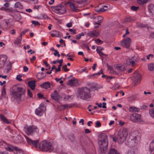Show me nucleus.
<instances>
[{"label": "nucleus", "instance_id": "1", "mask_svg": "<svg viewBox=\"0 0 154 154\" xmlns=\"http://www.w3.org/2000/svg\"><path fill=\"white\" fill-rule=\"evenodd\" d=\"M98 137L100 150L102 153H105L107 151L108 145L107 135L105 133H102L98 135Z\"/></svg>", "mask_w": 154, "mask_h": 154}, {"label": "nucleus", "instance_id": "2", "mask_svg": "<svg viewBox=\"0 0 154 154\" xmlns=\"http://www.w3.org/2000/svg\"><path fill=\"white\" fill-rule=\"evenodd\" d=\"M25 90L22 87L15 85L13 87V91L12 93V99L18 102L20 101L21 96L24 94Z\"/></svg>", "mask_w": 154, "mask_h": 154}, {"label": "nucleus", "instance_id": "3", "mask_svg": "<svg viewBox=\"0 0 154 154\" xmlns=\"http://www.w3.org/2000/svg\"><path fill=\"white\" fill-rule=\"evenodd\" d=\"M91 97L90 90L86 87L82 88L77 95L78 98L86 100H89Z\"/></svg>", "mask_w": 154, "mask_h": 154}, {"label": "nucleus", "instance_id": "4", "mask_svg": "<svg viewBox=\"0 0 154 154\" xmlns=\"http://www.w3.org/2000/svg\"><path fill=\"white\" fill-rule=\"evenodd\" d=\"M39 147L41 150L43 151H48L52 148V145L50 142L45 140L40 143Z\"/></svg>", "mask_w": 154, "mask_h": 154}, {"label": "nucleus", "instance_id": "5", "mask_svg": "<svg viewBox=\"0 0 154 154\" xmlns=\"http://www.w3.org/2000/svg\"><path fill=\"white\" fill-rule=\"evenodd\" d=\"M51 8L54 12L59 14H63L66 11L64 6L62 5V3L59 5L51 6Z\"/></svg>", "mask_w": 154, "mask_h": 154}, {"label": "nucleus", "instance_id": "6", "mask_svg": "<svg viewBox=\"0 0 154 154\" xmlns=\"http://www.w3.org/2000/svg\"><path fill=\"white\" fill-rule=\"evenodd\" d=\"M136 137L133 136L131 135H130L128 137L127 142L126 144L130 147H134L137 145V140Z\"/></svg>", "mask_w": 154, "mask_h": 154}, {"label": "nucleus", "instance_id": "7", "mask_svg": "<svg viewBox=\"0 0 154 154\" xmlns=\"http://www.w3.org/2000/svg\"><path fill=\"white\" fill-rule=\"evenodd\" d=\"M141 116L139 114L134 113L131 115L130 118L131 120L133 122L141 123L142 122Z\"/></svg>", "mask_w": 154, "mask_h": 154}, {"label": "nucleus", "instance_id": "8", "mask_svg": "<svg viewBox=\"0 0 154 154\" xmlns=\"http://www.w3.org/2000/svg\"><path fill=\"white\" fill-rule=\"evenodd\" d=\"M140 77L141 76L139 72L137 70L136 71L134 72L133 77L132 79L134 86L137 84L138 82L140 80Z\"/></svg>", "mask_w": 154, "mask_h": 154}, {"label": "nucleus", "instance_id": "9", "mask_svg": "<svg viewBox=\"0 0 154 154\" xmlns=\"http://www.w3.org/2000/svg\"><path fill=\"white\" fill-rule=\"evenodd\" d=\"M131 39L129 38H127L126 39H124L121 42V45L122 47L127 48H128L130 47V44Z\"/></svg>", "mask_w": 154, "mask_h": 154}, {"label": "nucleus", "instance_id": "10", "mask_svg": "<svg viewBox=\"0 0 154 154\" xmlns=\"http://www.w3.org/2000/svg\"><path fill=\"white\" fill-rule=\"evenodd\" d=\"M110 137L113 139V140L115 142H118L120 143H122L125 140L124 137H122L117 134V136L113 137V136H111Z\"/></svg>", "mask_w": 154, "mask_h": 154}, {"label": "nucleus", "instance_id": "11", "mask_svg": "<svg viewBox=\"0 0 154 154\" xmlns=\"http://www.w3.org/2000/svg\"><path fill=\"white\" fill-rule=\"evenodd\" d=\"M128 132L126 128H123L122 129L120 130L118 132V135H120L121 137H124L125 140L126 138V137L128 135Z\"/></svg>", "mask_w": 154, "mask_h": 154}, {"label": "nucleus", "instance_id": "12", "mask_svg": "<svg viewBox=\"0 0 154 154\" xmlns=\"http://www.w3.org/2000/svg\"><path fill=\"white\" fill-rule=\"evenodd\" d=\"M25 137L29 144H32L36 148H37V144L39 143L38 140H32L26 136H25Z\"/></svg>", "mask_w": 154, "mask_h": 154}, {"label": "nucleus", "instance_id": "13", "mask_svg": "<svg viewBox=\"0 0 154 154\" xmlns=\"http://www.w3.org/2000/svg\"><path fill=\"white\" fill-rule=\"evenodd\" d=\"M36 129V127L34 125L30 126L26 128L25 132L27 135H29L34 131Z\"/></svg>", "mask_w": 154, "mask_h": 154}, {"label": "nucleus", "instance_id": "14", "mask_svg": "<svg viewBox=\"0 0 154 154\" xmlns=\"http://www.w3.org/2000/svg\"><path fill=\"white\" fill-rule=\"evenodd\" d=\"M51 96L52 99L56 100H58L60 98V96L56 90H55L54 92L51 94Z\"/></svg>", "mask_w": 154, "mask_h": 154}, {"label": "nucleus", "instance_id": "15", "mask_svg": "<svg viewBox=\"0 0 154 154\" xmlns=\"http://www.w3.org/2000/svg\"><path fill=\"white\" fill-rule=\"evenodd\" d=\"M44 110V107L39 106L35 109V113L38 115L41 116L42 115V112Z\"/></svg>", "mask_w": 154, "mask_h": 154}, {"label": "nucleus", "instance_id": "16", "mask_svg": "<svg viewBox=\"0 0 154 154\" xmlns=\"http://www.w3.org/2000/svg\"><path fill=\"white\" fill-rule=\"evenodd\" d=\"M35 80H32L29 81L28 82V84L29 86L32 90L35 89V87L36 86L35 83Z\"/></svg>", "mask_w": 154, "mask_h": 154}, {"label": "nucleus", "instance_id": "17", "mask_svg": "<svg viewBox=\"0 0 154 154\" xmlns=\"http://www.w3.org/2000/svg\"><path fill=\"white\" fill-rule=\"evenodd\" d=\"M77 82V80L76 79H71L67 82V84L70 86H73L75 85Z\"/></svg>", "mask_w": 154, "mask_h": 154}, {"label": "nucleus", "instance_id": "18", "mask_svg": "<svg viewBox=\"0 0 154 154\" xmlns=\"http://www.w3.org/2000/svg\"><path fill=\"white\" fill-rule=\"evenodd\" d=\"M135 56H134V57H132L131 59H129L128 60H127V64L129 65H130L131 64L132 66H133L135 63V61H137V60L136 59L134 60H133V58Z\"/></svg>", "mask_w": 154, "mask_h": 154}, {"label": "nucleus", "instance_id": "19", "mask_svg": "<svg viewBox=\"0 0 154 154\" xmlns=\"http://www.w3.org/2000/svg\"><path fill=\"white\" fill-rule=\"evenodd\" d=\"M40 86L41 87L47 89L51 87V85L49 82H44L42 84L40 85Z\"/></svg>", "mask_w": 154, "mask_h": 154}, {"label": "nucleus", "instance_id": "20", "mask_svg": "<svg viewBox=\"0 0 154 154\" xmlns=\"http://www.w3.org/2000/svg\"><path fill=\"white\" fill-rule=\"evenodd\" d=\"M114 66L116 69L121 71H124L125 69L124 66L122 65H114Z\"/></svg>", "mask_w": 154, "mask_h": 154}, {"label": "nucleus", "instance_id": "21", "mask_svg": "<svg viewBox=\"0 0 154 154\" xmlns=\"http://www.w3.org/2000/svg\"><path fill=\"white\" fill-rule=\"evenodd\" d=\"M13 139L16 143L20 142L22 140V137L19 135H17L16 137L13 136Z\"/></svg>", "mask_w": 154, "mask_h": 154}, {"label": "nucleus", "instance_id": "22", "mask_svg": "<svg viewBox=\"0 0 154 154\" xmlns=\"http://www.w3.org/2000/svg\"><path fill=\"white\" fill-rule=\"evenodd\" d=\"M99 35L98 32L96 30H94L89 33V36L91 37H97Z\"/></svg>", "mask_w": 154, "mask_h": 154}, {"label": "nucleus", "instance_id": "23", "mask_svg": "<svg viewBox=\"0 0 154 154\" xmlns=\"http://www.w3.org/2000/svg\"><path fill=\"white\" fill-rule=\"evenodd\" d=\"M149 147L150 154H154V140L150 143Z\"/></svg>", "mask_w": 154, "mask_h": 154}, {"label": "nucleus", "instance_id": "24", "mask_svg": "<svg viewBox=\"0 0 154 154\" xmlns=\"http://www.w3.org/2000/svg\"><path fill=\"white\" fill-rule=\"evenodd\" d=\"M129 111L131 112H138L140 109L135 107L131 106L129 107Z\"/></svg>", "mask_w": 154, "mask_h": 154}, {"label": "nucleus", "instance_id": "25", "mask_svg": "<svg viewBox=\"0 0 154 154\" xmlns=\"http://www.w3.org/2000/svg\"><path fill=\"white\" fill-rule=\"evenodd\" d=\"M14 7L15 8H19L21 9H23V8L22 5L19 2H17L15 3Z\"/></svg>", "mask_w": 154, "mask_h": 154}, {"label": "nucleus", "instance_id": "26", "mask_svg": "<svg viewBox=\"0 0 154 154\" xmlns=\"http://www.w3.org/2000/svg\"><path fill=\"white\" fill-rule=\"evenodd\" d=\"M21 41V37H18L14 42V43L16 46H18L19 45H20Z\"/></svg>", "mask_w": 154, "mask_h": 154}, {"label": "nucleus", "instance_id": "27", "mask_svg": "<svg viewBox=\"0 0 154 154\" xmlns=\"http://www.w3.org/2000/svg\"><path fill=\"white\" fill-rule=\"evenodd\" d=\"M0 118L2 121L8 124L10 123V122H9L7 119L5 118L3 115L0 114Z\"/></svg>", "mask_w": 154, "mask_h": 154}, {"label": "nucleus", "instance_id": "28", "mask_svg": "<svg viewBox=\"0 0 154 154\" xmlns=\"http://www.w3.org/2000/svg\"><path fill=\"white\" fill-rule=\"evenodd\" d=\"M109 154H119V153L117 150L114 148H112L110 149Z\"/></svg>", "mask_w": 154, "mask_h": 154}, {"label": "nucleus", "instance_id": "29", "mask_svg": "<svg viewBox=\"0 0 154 154\" xmlns=\"http://www.w3.org/2000/svg\"><path fill=\"white\" fill-rule=\"evenodd\" d=\"M13 148L16 151V152H15L16 154H23V151L19 149L17 147L15 146Z\"/></svg>", "mask_w": 154, "mask_h": 154}, {"label": "nucleus", "instance_id": "30", "mask_svg": "<svg viewBox=\"0 0 154 154\" xmlns=\"http://www.w3.org/2000/svg\"><path fill=\"white\" fill-rule=\"evenodd\" d=\"M6 91H5V85L4 86L2 89L1 97H6Z\"/></svg>", "mask_w": 154, "mask_h": 154}, {"label": "nucleus", "instance_id": "31", "mask_svg": "<svg viewBox=\"0 0 154 154\" xmlns=\"http://www.w3.org/2000/svg\"><path fill=\"white\" fill-rule=\"evenodd\" d=\"M97 18H100V20H98L97 22H95V23H94V25L98 24L99 26V25H100V23L102 22V21L103 20V18L102 16H97Z\"/></svg>", "mask_w": 154, "mask_h": 154}, {"label": "nucleus", "instance_id": "32", "mask_svg": "<svg viewBox=\"0 0 154 154\" xmlns=\"http://www.w3.org/2000/svg\"><path fill=\"white\" fill-rule=\"evenodd\" d=\"M108 9V7L106 5H104L101 8L99 9V11L100 12H104Z\"/></svg>", "mask_w": 154, "mask_h": 154}, {"label": "nucleus", "instance_id": "33", "mask_svg": "<svg viewBox=\"0 0 154 154\" xmlns=\"http://www.w3.org/2000/svg\"><path fill=\"white\" fill-rule=\"evenodd\" d=\"M148 69L150 71H152L154 69V64L150 63L148 65Z\"/></svg>", "mask_w": 154, "mask_h": 154}, {"label": "nucleus", "instance_id": "34", "mask_svg": "<svg viewBox=\"0 0 154 154\" xmlns=\"http://www.w3.org/2000/svg\"><path fill=\"white\" fill-rule=\"evenodd\" d=\"M137 27L138 28L146 27V25H144L143 23L137 22Z\"/></svg>", "mask_w": 154, "mask_h": 154}, {"label": "nucleus", "instance_id": "35", "mask_svg": "<svg viewBox=\"0 0 154 154\" xmlns=\"http://www.w3.org/2000/svg\"><path fill=\"white\" fill-rule=\"evenodd\" d=\"M0 56H2V59H4L2 60V61L3 63L5 64L6 62L7 59V56L5 55H0Z\"/></svg>", "mask_w": 154, "mask_h": 154}, {"label": "nucleus", "instance_id": "36", "mask_svg": "<svg viewBox=\"0 0 154 154\" xmlns=\"http://www.w3.org/2000/svg\"><path fill=\"white\" fill-rule=\"evenodd\" d=\"M133 20L132 18L130 17H127L125 19L124 21L125 22H130Z\"/></svg>", "mask_w": 154, "mask_h": 154}, {"label": "nucleus", "instance_id": "37", "mask_svg": "<svg viewBox=\"0 0 154 154\" xmlns=\"http://www.w3.org/2000/svg\"><path fill=\"white\" fill-rule=\"evenodd\" d=\"M149 113L152 117L154 118V108L152 109L149 110Z\"/></svg>", "mask_w": 154, "mask_h": 154}, {"label": "nucleus", "instance_id": "38", "mask_svg": "<svg viewBox=\"0 0 154 154\" xmlns=\"http://www.w3.org/2000/svg\"><path fill=\"white\" fill-rule=\"evenodd\" d=\"M70 8L72 10V11L74 12L77 11L78 10V9H76V8L74 4L72 5Z\"/></svg>", "mask_w": 154, "mask_h": 154}, {"label": "nucleus", "instance_id": "39", "mask_svg": "<svg viewBox=\"0 0 154 154\" xmlns=\"http://www.w3.org/2000/svg\"><path fill=\"white\" fill-rule=\"evenodd\" d=\"M131 10L132 11H137L138 9L139 8L138 7H136L134 6H132L131 7Z\"/></svg>", "mask_w": 154, "mask_h": 154}, {"label": "nucleus", "instance_id": "40", "mask_svg": "<svg viewBox=\"0 0 154 154\" xmlns=\"http://www.w3.org/2000/svg\"><path fill=\"white\" fill-rule=\"evenodd\" d=\"M127 154H136L134 149H131L128 151Z\"/></svg>", "mask_w": 154, "mask_h": 154}, {"label": "nucleus", "instance_id": "41", "mask_svg": "<svg viewBox=\"0 0 154 154\" xmlns=\"http://www.w3.org/2000/svg\"><path fill=\"white\" fill-rule=\"evenodd\" d=\"M63 107H64V109H65V108H68L72 107V106H74V105L73 104H70L69 105H68V104H66L64 105H63Z\"/></svg>", "mask_w": 154, "mask_h": 154}, {"label": "nucleus", "instance_id": "42", "mask_svg": "<svg viewBox=\"0 0 154 154\" xmlns=\"http://www.w3.org/2000/svg\"><path fill=\"white\" fill-rule=\"evenodd\" d=\"M56 61L57 63H59V65H58L59 67H61L62 65V63L63 62V59H61L60 60H57Z\"/></svg>", "mask_w": 154, "mask_h": 154}, {"label": "nucleus", "instance_id": "43", "mask_svg": "<svg viewBox=\"0 0 154 154\" xmlns=\"http://www.w3.org/2000/svg\"><path fill=\"white\" fill-rule=\"evenodd\" d=\"M31 22L32 23L34 24L35 26L40 25L38 21H35V20H32Z\"/></svg>", "mask_w": 154, "mask_h": 154}, {"label": "nucleus", "instance_id": "44", "mask_svg": "<svg viewBox=\"0 0 154 154\" xmlns=\"http://www.w3.org/2000/svg\"><path fill=\"white\" fill-rule=\"evenodd\" d=\"M69 139L71 140L72 141L73 140L75 139V137L74 135L71 134L69 136Z\"/></svg>", "mask_w": 154, "mask_h": 154}, {"label": "nucleus", "instance_id": "45", "mask_svg": "<svg viewBox=\"0 0 154 154\" xmlns=\"http://www.w3.org/2000/svg\"><path fill=\"white\" fill-rule=\"evenodd\" d=\"M80 143L82 146H83L86 144V143L85 142V140L82 139L81 140Z\"/></svg>", "mask_w": 154, "mask_h": 154}, {"label": "nucleus", "instance_id": "46", "mask_svg": "<svg viewBox=\"0 0 154 154\" xmlns=\"http://www.w3.org/2000/svg\"><path fill=\"white\" fill-rule=\"evenodd\" d=\"M21 76L22 75H17L16 77L17 80L20 81H22V79L21 78Z\"/></svg>", "mask_w": 154, "mask_h": 154}, {"label": "nucleus", "instance_id": "47", "mask_svg": "<svg viewBox=\"0 0 154 154\" xmlns=\"http://www.w3.org/2000/svg\"><path fill=\"white\" fill-rule=\"evenodd\" d=\"M101 126V124L100 122L99 121H97L95 124V127H100Z\"/></svg>", "mask_w": 154, "mask_h": 154}, {"label": "nucleus", "instance_id": "48", "mask_svg": "<svg viewBox=\"0 0 154 154\" xmlns=\"http://www.w3.org/2000/svg\"><path fill=\"white\" fill-rule=\"evenodd\" d=\"M97 88L95 86H91L90 88H89L90 90V91L91 90V91H94L95 90H96Z\"/></svg>", "mask_w": 154, "mask_h": 154}, {"label": "nucleus", "instance_id": "49", "mask_svg": "<svg viewBox=\"0 0 154 154\" xmlns=\"http://www.w3.org/2000/svg\"><path fill=\"white\" fill-rule=\"evenodd\" d=\"M154 5L153 4H150L148 6V11L150 9L151 10V9L152 8H154Z\"/></svg>", "mask_w": 154, "mask_h": 154}, {"label": "nucleus", "instance_id": "50", "mask_svg": "<svg viewBox=\"0 0 154 154\" xmlns=\"http://www.w3.org/2000/svg\"><path fill=\"white\" fill-rule=\"evenodd\" d=\"M27 92H28V95H29V96L30 97H32V93L31 92V91L29 89L27 90Z\"/></svg>", "mask_w": 154, "mask_h": 154}, {"label": "nucleus", "instance_id": "51", "mask_svg": "<svg viewBox=\"0 0 154 154\" xmlns=\"http://www.w3.org/2000/svg\"><path fill=\"white\" fill-rule=\"evenodd\" d=\"M38 97L39 98H43L44 97L43 95L41 93H38L37 94Z\"/></svg>", "mask_w": 154, "mask_h": 154}, {"label": "nucleus", "instance_id": "52", "mask_svg": "<svg viewBox=\"0 0 154 154\" xmlns=\"http://www.w3.org/2000/svg\"><path fill=\"white\" fill-rule=\"evenodd\" d=\"M85 2V1L84 0H81L79 1H77L76 2L79 4H82L83 3Z\"/></svg>", "mask_w": 154, "mask_h": 154}, {"label": "nucleus", "instance_id": "53", "mask_svg": "<svg viewBox=\"0 0 154 154\" xmlns=\"http://www.w3.org/2000/svg\"><path fill=\"white\" fill-rule=\"evenodd\" d=\"M58 109L59 110H62L64 109L63 105H60L58 106Z\"/></svg>", "mask_w": 154, "mask_h": 154}, {"label": "nucleus", "instance_id": "54", "mask_svg": "<svg viewBox=\"0 0 154 154\" xmlns=\"http://www.w3.org/2000/svg\"><path fill=\"white\" fill-rule=\"evenodd\" d=\"M107 67L108 68V69L110 71H111L112 72H114V70L113 69L112 67L111 66H109V65H108Z\"/></svg>", "mask_w": 154, "mask_h": 154}, {"label": "nucleus", "instance_id": "55", "mask_svg": "<svg viewBox=\"0 0 154 154\" xmlns=\"http://www.w3.org/2000/svg\"><path fill=\"white\" fill-rule=\"evenodd\" d=\"M148 11L149 12V13L150 14V15L152 16V15L153 14V13L154 12V10L153 8H152V9H151V10L150 9Z\"/></svg>", "mask_w": 154, "mask_h": 154}, {"label": "nucleus", "instance_id": "56", "mask_svg": "<svg viewBox=\"0 0 154 154\" xmlns=\"http://www.w3.org/2000/svg\"><path fill=\"white\" fill-rule=\"evenodd\" d=\"M69 30L70 32H71L73 33V34H75L76 32L75 30L73 29H69Z\"/></svg>", "mask_w": 154, "mask_h": 154}, {"label": "nucleus", "instance_id": "57", "mask_svg": "<svg viewBox=\"0 0 154 154\" xmlns=\"http://www.w3.org/2000/svg\"><path fill=\"white\" fill-rule=\"evenodd\" d=\"M44 64L47 67H49V68H50V65L48 64L47 63V61L46 60H45L44 61Z\"/></svg>", "mask_w": 154, "mask_h": 154}, {"label": "nucleus", "instance_id": "58", "mask_svg": "<svg viewBox=\"0 0 154 154\" xmlns=\"http://www.w3.org/2000/svg\"><path fill=\"white\" fill-rule=\"evenodd\" d=\"M23 69L24 71L26 72L28 70V68L26 66H23Z\"/></svg>", "mask_w": 154, "mask_h": 154}, {"label": "nucleus", "instance_id": "59", "mask_svg": "<svg viewBox=\"0 0 154 154\" xmlns=\"http://www.w3.org/2000/svg\"><path fill=\"white\" fill-rule=\"evenodd\" d=\"M74 4L72 3L71 2H66V5H69L70 8L72 5H73Z\"/></svg>", "mask_w": 154, "mask_h": 154}, {"label": "nucleus", "instance_id": "60", "mask_svg": "<svg viewBox=\"0 0 154 154\" xmlns=\"http://www.w3.org/2000/svg\"><path fill=\"white\" fill-rule=\"evenodd\" d=\"M8 9V8H5L4 7H2L0 9L2 10H4L5 11L7 12Z\"/></svg>", "mask_w": 154, "mask_h": 154}, {"label": "nucleus", "instance_id": "61", "mask_svg": "<svg viewBox=\"0 0 154 154\" xmlns=\"http://www.w3.org/2000/svg\"><path fill=\"white\" fill-rule=\"evenodd\" d=\"M72 26V24L71 23H67L66 25V26L68 27H71Z\"/></svg>", "mask_w": 154, "mask_h": 154}, {"label": "nucleus", "instance_id": "62", "mask_svg": "<svg viewBox=\"0 0 154 154\" xmlns=\"http://www.w3.org/2000/svg\"><path fill=\"white\" fill-rule=\"evenodd\" d=\"M96 42H98L100 43V44H101L103 43V41L100 40L99 38H97L95 40Z\"/></svg>", "mask_w": 154, "mask_h": 154}, {"label": "nucleus", "instance_id": "63", "mask_svg": "<svg viewBox=\"0 0 154 154\" xmlns=\"http://www.w3.org/2000/svg\"><path fill=\"white\" fill-rule=\"evenodd\" d=\"M36 59V57L35 56H33L32 57V58L30 59V60L31 62H32L33 61L35 60Z\"/></svg>", "mask_w": 154, "mask_h": 154}, {"label": "nucleus", "instance_id": "64", "mask_svg": "<svg viewBox=\"0 0 154 154\" xmlns=\"http://www.w3.org/2000/svg\"><path fill=\"white\" fill-rule=\"evenodd\" d=\"M11 64L12 63L11 62H9L7 65V68L11 69Z\"/></svg>", "mask_w": 154, "mask_h": 154}]
</instances>
